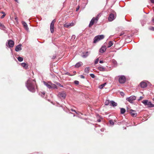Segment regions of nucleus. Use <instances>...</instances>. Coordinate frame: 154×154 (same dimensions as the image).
I'll use <instances>...</instances> for the list:
<instances>
[{
	"label": "nucleus",
	"mask_w": 154,
	"mask_h": 154,
	"mask_svg": "<svg viewBox=\"0 0 154 154\" xmlns=\"http://www.w3.org/2000/svg\"><path fill=\"white\" fill-rule=\"evenodd\" d=\"M140 85L141 88H144L147 86V84L146 82L142 81L140 84Z\"/></svg>",
	"instance_id": "obj_11"
},
{
	"label": "nucleus",
	"mask_w": 154,
	"mask_h": 154,
	"mask_svg": "<svg viewBox=\"0 0 154 154\" xmlns=\"http://www.w3.org/2000/svg\"><path fill=\"white\" fill-rule=\"evenodd\" d=\"M79 6H78L77 7V8H76V11H77L79 10Z\"/></svg>",
	"instance_id": "obj_38"
},
{
	"label": "nucleus",
	"mask_w": 154,
	"mask_h": 154,
	"mask_svg": "<svg viewBox=\"0 0 154 154\" xmlns=\"http://www.w3.org/2000/svg\"><path fill=\"white\" fill-rule=\"evenodd\" d=\"M149 29L151 30L154 31V27L152 26H151L149 28Z\"/></svg>",
	"instance_id": "obj_31"
},
{
	"label": "nucleus",
	"mask_w": 154,
	"mask_h": 154,
	"mask_svg": "<svg viewBox=\"0 0 154 154\" xmlns=\"http://www.w3.org/2000/svg\"><path fill=\"white\" fill-rule=\"evenodd\" d=\"M26 86L29 91L34 93L35 91V89L37 88V85L36 81L31 78L29 79L26 83Z\"/></svg>",
	"instance_id": "obj_1"
},
{
	"label": "nucleus",
	"mask_w": 154,
	"mask_h": 154,
	"mask_svg": "<svg viewBox=\"0 0 154 154\" xmlns=\"http://www.w3.org/2000/svg\"><path fill=\"white\" fill-rule=\"evenodd\" d=\"M58 95L60 97L65 98L66 97V94L64 91H62L61 92H59Z\"/></svg>",
	"instance_id": "obj_9"
},
{
	"label": "nucleus",
	"mask_w": 154,
	"mask_h": 154,
	"mask_svg": "<svg viewBox=\"0 0 154 154\" xmlns=\"http://www.w3.org/2000/svg\"><path fill=\"white\" fill-rule=\"evenodd\" d=\"M100 63H103V60H100Z\"/></svg>",
	"instance_id": "obj_46"
},
{
	"label": "nucleus",
	"mask_w": 154,
	"mask_h": 154,
	"mask_svg": "<svg viewBox=\"0 0 154 154\" xmlns=\"http://www.w3.org/2000/svg\"><path fill=\"white\" fill-rule=\"evenodd\" d=\"M5 16V14H3L2 16L1 17L2 18H3Z\"/></svg>",
	"instance_id": "obj_39"
},
{
	"label": "nucleus",
	"mask_w": 154,
	"mask_h": 154,
	"mask_svg": "<svg viewBox=\"0 0 154 154\" xmlns=\"http://www.w3.org/2000/svg\"><path fill=\"white\" fill-rule=\"evenodd\" d=\"M56 20L55 19L51 23L50 25V30L51 33L54 32V25L55 23L56 22Z\"/></svg>",
	"instance_id": "obj_7"
},
{
	"label": "nucleus",
	"mask_w": 154,
	"mask_h": 154,
	"mask_svg": "<svg viewBox=\"0 0 154 154\" xmlns=\"http://www.w3.org/2000/svg\"><path fill=\"white\" fill-rule=\"evenodd\" d=\"M56 57V56H53L52 57V58L53 59H55V58Z\"/></svg>",
	"instance_id": "obj_45"
},
{
	"label": "nucleus",
	"mask_w": 154,
	"mask_h": 154,
	"mask_svg": "<svg viewBox=\"0 0 154 154\" xmlns=\"http://www.w3.org/2000/svg\"><path fill=\"white\" fill-rule=\"evenodd\" d=\"M21 66L24 68L25 69H27L28 68V64L26 63H22L21 64Z\"/></svg>",
	"instance_id": "obj_17"
},
{
	"label": "nucleus",
	"mask_w": 154,
	"mask_h": 154,
	"mask_svg": "<svg viewBox=\"0 0 154 154\" xmlns=\"http://www.w3.org/2000/svg\"><path fill=\"white\" fill-rule=\"evenodd\" d=\"M113 44V42L112 41H109L108 43V46L107 47V48H109L111 47Z\"/></svg>",
	"instance_id": "obj_24"
},
{
	"label": "nucleus",
	"mask_w": 154,
	"mask_h": 154,
	"mask_svg": "<svg viewBox=\"0 0 154 154\" xmlns=\"http://www.w3.org/2000/svg\"><path fill=\"white\" fill-rule=\"evenodd\" d=\"M110 103L109 101V100H106L105 103V104L106 105H108Z\"/></svg>",
	"instance_id": "obj_28"
},
{
	"label": "nucleus",
	"mask_w": 154,
	"mask_h": 154,
	"mask_svg": "<svg viewBox=\"0 0 154 154\" xmlns=\"http://www.w3.org/2000/svg\"><path fill=\"white\" fill-rule=\"evenodd\" d=\"M8 45L9 47L12 48L14 45V42L13 40H9L8 41Z\"/></svg>",
	"instance_id": "obj_12"
},
{
	"label": "nucleus",
	"mask_w": 154,
	"mask_h": 154,
	"mask_svg": "<svg viewBox=\"0 0 154 154\" xmlns=\"http://www.w3.org/2000/svg\"><path fill=\"white\" fill-rule=\"evenodd\" d=\"M130 113L131 114V115L133 117H135L137 115L136 112L132 109L130 110Z\"/></svg>",
	"instance_id": "obj_13"
},
{
	"label": "nucleus",
	"mask_w": 154,
	"mask_h": 154,
	"mask_svg": "<svg viewBox=\"0 0 154 154\" xmlns=\"http://www.w3.org/2000/svg\"><path fill=\"white\" fill-rule=\"evenodd\" d=\"M21 50V44H20L16 46L15 49V50L16 51H18Z\"/></svg>",
	"instance_id": "obj_16"
},
{
	"label": "nucleus",
	"mask_w": 154,
	"mask_h": 154,
	"mask_svg": "<svg viewBox=\"0 0 154 154\" xmlns=\"http://www.w3.org/2000/svg\"><path fill=\"white\" fill-rule=\"evenodd\" d=\"M119 81L121 84L124 83L126 81V77L124 75L119 76Z\"/></svg>",
	"instance_id": "obj_5"
},
{
	"label": "nucleus",
	"mask_w": 154,
	"mask_h": 154,
	"mask_svg": "<svg viewBox=\"0 0 154 154\" xmlns=\"http://www.w3.org/2000/svg\"><path fill=\"white\" fill-rule=\"evenodd\" d=\"M153 100L154 101V98H153Z\"/></svg>",
	"instance_id": "obj_54"
},
{
	"label": "nucleus",
	"mask_w": 154,
	"mask_h": 154,
	"mask_svg": "<svg viewBox=\"0 0 154 154\" xmlns=\"http://www.w3.org/2000/svg\"><path fill=\"white\" fill-rule=\"evenodd\" d=\"M2 14H5V13L4 12H3H3H2Z\"/></svg>",
	"instance_id": "obj_47"
},
{
	"label": "nucleus",
	"mask_w": 154,
	"mask_h": 154,
	"mask_svg": "<svg viewBox=\"0 0 154 154\" xmlns=\"http://www.w3.org/2000/svg\"><path fill=\"white\" fill-rule=\"evenodd\" d=\"M41 93L44 95L45 94V91L41 92Z\"/></svg>",
	"instance_id": "obj_41"
},
{
	"label": "nucleus",
	"mask_w": 154,
	"mask_h": 154,
	"mask_svg": "<svg viewBox=\"0 0 154 154\" xmlns=\"http://www.w3.org/2000/svg\"><path fill=\"white\" fill-rule=\"evenodd\" d=\"M143 98V97H140V99L138 100H141Z\"/></svg>",
	"instance_id": "obj_44"
},
{
	"label": "nucleus",
	"mask_w": 154,
	"mask_h": 154,
	"mask_svg": "<svg viewBox=\"0 0 154 154\" xmlns=\"http://www.w3.org/2000/svg\"><path fill=\"white\" fill-rule=\"evenodd\" d=\"M75 38V35H73L72 36V38L73 39H74Z\"/></svg>",
	"instance_id": "obj_37"
},
{
	"label": "nucleus",
	"mask_w": 154,
	"mask_h": 154,
	"mask_svg": "<svg viewBox=\"0 0 154 154\" xmlns=\"http://www.w3.org/2000/svg\"><path fill=\"white\" fill-rule=\"evenodd\" d=\"M2 24L1 23H0V26H2Z\"/></svg>",
	"instance_id": "obj_48"
},
{
	"label": "nucleus",
	"mask_w": 154,
	"mask_h": 154,
	"mask_svg": "<svg viewBox=\"0 0 154 154\" xmlns=\"http://www.w3.org/2000/svg\"><path fill=\"white\" fill-rule=\"evenodd\" d=\"M74 82V83L76 85H79V82L78 81H75Z\"/></svg>",
	"instance_id": "obj_32"
},
{
	"label": "nucleus",
	"mask_w": 154,
	"mask_h": 154,
	"mask_svg": "<svg viewBox=\"0 0 154 154\" xmlns=\"http://www.w3.org/2000/svg\"><path fill=\"white\" fill-rule=\"evenodd\" d=\"M104 37L103 35H100L95 36L94 38V43H96L99 41L103 39Z\"/></svg>",
	"instance_id": "obj_3"
},
{
	"label": "nucleus",
	"mask_w": 154,
	"mask_h": 154,
	"mask_svg": "<svg viewBox=\"0 0 154 154\" xmlns=\"http://www.w3.org/2000/svg\"><path fill=\"white\" fill-rule=\"evenodd\" d=\"M151 3H154V0H150Z\"/></svg>",
	"instance_id": "obj_42"
},
{
	"label": "nucleus",
	"mask_w": 154,
	"mask_h": 154,
	"mask_svg": "<svg viewBox=\"0 0 154 154\" xmlns=\"http://www.w3.org/2000/svg\"><path fill=\"white\" fill-rule=\"evenodd\" d=\"M91 76L93 78H95V75L93 74H90Z\"/></svg>",
	"instance_id": "obj_33"
},
{
	"label": "nucleus",
	"mask_w": 154,
	"mask_h": 154,
	"mask_svg": "<svg viewBox=\"0 0 154 154\" xmlns=\"http://www.w3.org/2000/svg\"><path fill=\"white\" fill-rule=\"evenodd\" d=\"M60 86H61V87H63V86H62V85H60Z\"/></svg>",
	"instance_id": "obj_53"
},
{
	"label": "nucleus",
	"mask_w": 154,
	"mask_h": 154,
	"mask_svg": "<svg viewBox=\"0 0 154 154\" xmlns=\"http://www.w3.org/2000/svg\"><path fill=\"white\" fill-rule=\"evenodd\" d=\"M115 16L114 14L111 13L110 14L108 18L109 20L110 21H112L115 19Z\"/></svg>",
	"instance_id": "obj_14"
},
{
	"label": "nucleus",
	"mask_w": 154,
	"mask_h": 154,
	"mask_svg": "<svg viewBox=\"0 0 154 154\" xmlns=\"http://www.w3.org/2000/svg\"><path fill=\"white\" fill-rule=\"evenodd\" d=\"M125 112V109L123 108H121V114H124Z\"/></svg>",
	"instance_id": "obj_26"
},
{
	"label": "nucleus",
	"mask_w": 154,
	"mask_h": 154,
	"mask_svg": "<svg viewBox=\"0 0 154 154\" xmlns=\"http://www.w3.org/2000/svg\"><path fill=\"white\" fill-rule=\"evenodd\" d=\"M117 103L113 101H110V105L112 106H117Z\"/></svg>",
	"instance_id": "obj_20"
},
{
	"label": "nucleus",
	"mask_w": 154,
	"mask_h": 154,
	"mask_svg": "<svg viewBox=\"0 0 154 154\" xmlns=\"http://www.w3.org/2000/svg\"><path fill=\"white\" fill-rule=\"evenodd\" d=\"M98 61H99V59L98 58L95 61V64H96L97 63Z\"/></svg>",
	"instance_id": "obj_34"
},
{
	"label": "nucleus",
	"mask_w": 154,
	"mask_h": 154,
	"mask_svg": "<svg viewBox=\"0 0 154 154\" xmlns=\"http://www.w3.org/2000/svg\"><path fill=\"white\" fill-rule=\"evenodd\" d=\"M80 77L82 79H84L85 78L84 76L83 75H81L80 76Z\"/></svg>",
	"instance_id": "obj_40"
},
{
	"label": "nucleus",
	"mask_w": 154,
	"mask_h": 154,
	"mask_svg": "<svg viewBox=\"0 0 154 154\" xmlns=\"http://www.w3.org/2000/svg\"><path fill=\"white\" fill-rule=\"evenodd\" d=\"M152 21L154 23V18L152 19Z\"/></svg>",
	"instance_id": "obj_50"
},
{
	"label": "nucleus",
	"mask_w": 154,
	"mask_h": 154,
	"mask_svg": "<svg viewBox=\"0 0 154 154\" xmlns=\"http://www.w3.org/2000/svg\"><path fill=\"white\" fill-rule=\"evenodd\" d=\"M88 52L87 51L86 52L85 54L83 53V54L82 55V57L83 58H86L88 56Z\"/></svg>",
	"instance_id": "obj_23"
},
{
	"label": "nucleus",
	"mask_w": 154,
	"mask_h": 154,
	"mask_svg": "<svg viewBox=\"0 0 154 154\" xmlns=\"http://www.w3.org/2000/svg\"><path fill=\"white\" fill-rule=\"evenodd\" d=\"M44 84L46 85V86L49 88H51V86L49 84H48L46 82H44Z\"/></svg>",
	"instance_id": "obj_22"
},
{
	"label": "nucleus",
	"mask_w": 154,
	"mask_h": 154,
	"mask_svg": "<svg viewBox=\"0 0 154 154\" xmlns=\"http://www.w3.org/2000/svg\"><path fill=\"white\" fill-rule=\"evenodd\" d=\"M22 24L23 25L24 27V28L26 30H28V29H29V28L28 27L27 24L25 22H24V21L22 22Z\"/></svg>",
	"instance_id": "obj_18"
},
{
	"label": "nucleus",
	"mask_w": 154,
	"mask_h": 154,
	"mask_svg": "<svg viewBox=\"0 0 154 154\" xmlns=\"http://www.w3.org/2000/svg\"><path fill=\"white\" fill-rule=\"evenodd\" d=\"M98 121L99 122H100V119H99V120H98Z\"/></svg>",
	"instance_id": "obj_51"
},
{
	"label": "nucleus",
	"mask_w": 154,
	"mask_h": 154,
	"mask_svg": "<svg viewBox=\"0 0 154 154\" xmlns=\"http://www.w3.org/2000/svg\"><path fill=\"white\" fill-rule=\"evenodd\" d=\"M56 20L55 19L51 23L50 25V30L51 33L54 32V25L55 23L56 22Z\"/></svg>",
	"instance_id": "obj_8"
},
{
	"label": "nucleus",
	"mask_w": 154,
	"mask_h": 154,
	"mask_svg": "<svg viewBox=\"0 0 154 154\" xmlns=\"http://www.w3.org/2000/svg\"><path fill=\"white\" fill-rule=\"evenodd\" d=\"M74 23L72 22L71 23H66L64 25V26L66 28H69L74 26Z\"/></svg>",
	"instance_id": "obj_10"
},
{
	"label": "nucleus",
	"mask_w": 154,
	"mask_h": 154,
	"mask_svg": "<svg viewBox=\"0 0 154 154\" xmlns=\"http://www.w3.org/2000/svg\"><path fill=\"white\" fill-rule=\"evenodd\" d=\"M142 102L145 105H147L149 107H154V105L152 104L151 102L147 100H143Z\"/></svg>",
	"instance_id": "obj_4"
},
{
	"label": "nucleus",
	"mask_w": 154,
	"mask_h": 154,
	"mask_svg": "<svg viewBox=\"0 0 154 154\" xmlns=\"http://www.w3.org/2000/svg\"><path fill=\"white\" fill-rule=\"evenodd\" d=\"M109 122L110 124L111 125H114V122H113V121L112 120H109Z\"/></svg>",
	"instance_id": "obj_30"
},
{
	"label": "nucleus",
	"mask_w": 154,
	"mask_h": 154,
	"mask_svg": "<svg viewBox=\"0 0 154 154\" xmlns=\"http://www.w3.org/2000/svg\"><path fill=\"white\" fill-rule=\"evenodd\" d=\"M136 99V97L134 96H131L130 97L126 98V100L132 103L133 100H135Z\"/></svg>",
	"instance_id": "obj_6"
},
{
	"label": "nucleus",
	"mask_w": 154,
	"mask_h": 154,
	"mask_svg": "<svg viewBox=\"0 0 154 154\" xmlns=\"http://www.w3.org/2000/svg\"><path fill=\"white\" fill-rule=\"evenodd\" d=\"M82 64V63L81 62H79L76 64L75 65V67L77 68H78L80 66H81Z\"/></svg>",
	"instance_id": "obj_21"
},
{
	"label": "nucleus",
	"mask_w": 154,
	"mask_h": 154,
	"mask_svg": "<svg viewBox=\"0 0 154 154\" xmlns=\"http://www.w3.org/2000/svg\"><path fill=\"white\" fill-rule=\"evenodd\" d=\"M106 46H103L100 49L99 51L100 53H103L106 50Z\"/></svg>",
	"instance_id": "obj_15"
},
{
	"label": "nucleus",
	"mask_w": 154,
	"mask_h": 154,
	"mask_svg": "<svg viewBox=\"0 0 154 154\" xmlns=\"http://www.w3.org/2000/svg\"><path fill=\"white\" fill-rule=\"evenodd\" d=\"M120 94L122 96H124L125 95V94L123 92H121Z\"/></svg>",
	"instance_id": "obj_36"
},
{
	"label": "nucleus",
	"mask_w": 154,
	"mask_h": 154,
	"mask_svg": "<svg viewBox=\"0 0 154 154\" xmlns=\"http://www.w3.org/2000/svg\"><path fill=\"white\" fill-rule=\"evenodd\" d=\"M89 71V68L88 67L86 68L85 69V72L86 73H88Z\"/></svg>",
	"instance_id": "obj_25"
},
{
	"label": "nucleus",
	"mask_w": 154,
	"mask_h": 154,
	"mask_svg": "<svg viewBox=\"0 0 154 154\" xmlns=\"http://www.w3.org/2000/svg\"><path fill=\"white\" fill-rule=\"evenodd\" d=\"M125 34V32L123 31L120 34V36H122L123 35H124Z\"/></svg>",
	"instance_id": "obj_35"
},
{
	"label": "nucleus",
	"mask_w": 154,
	"mask_h": 154,
	"mask_svg": "<svg viewBox=\"0 0 154 154\" xmlns=\"http://www.w3.org/2000/svg\"><path fill=\"white\" fill-rule=\"evenodd\" d=\"M106 84V83H105L103 84L100 85H99V88L100 89H102L105 85Z\"/></svg>",
	"instance_id": "obj_27"
},
{
	"label": "nucleus",
	"mask_w": 154,
	"mask_h": 154,
	"mask_svg": "<svg viewBox=\"0 0 154 154\" xmlns=\"http://www.w3.org/2000/svg\"><path fill=\"white\" fill-rule=\"evenodd\" d=\"M15 1H16L17 2H18V0H14Z\"/></svg>",
	"instance_id": "obj_49"
},
{
	"label": "nucleus",
	"mask_w": 154,
	"mask_h": 154,
	"mask_svg": "<svg viewBox=\"0 0 154 154\" xmlns=\"http://www.w3.org/2000/svg\"><path fill=\"white\" fill-rule=\"evenodd\" d=\"M98 69L101 71H105L106 69L103 67L99 66L98 67Z\"/></svg>",
	"instance_id": "obj_19"
},
{
	"label": "nucleus",
	"mask_w": 154,
	"mask_h": 154,
	"mask_svg": "<svg viewBox=\"0 0 154 154\" xmlns=\"http://www.w3.org/2000/svg\"><path fill=\"white\" fill-rule=\"evenodd\" d=\"M17 17H16L15 18V20H17Z\"/></svg>",
	"instance_id": "obj_52"
},
{
	"label": "nucleus",
	"mask_w": 154,
	"mask_h": 154,
	"mask_svg": "<svg viewBox=\"0 0 154 154\" xmlns=\"http://www.w3.org/2000/svg\"><path fill=\"white\" fill-rule=\"evenodd\" d=\"M99 14L97 15L95 17H93L91 20L89 26L91 27L94 23H97L99 19Z\"/></svg>",
	"instance_id": "obj_2"
},
{
	"label": "nucleus",
	"mask_w": 154,
	"mask_h": 154,
	"mask_svg": "<svg viewBox=\"0 0 154 154\" xmlns=\"http://www.w3.org/2000/svg\"><path fill=\"white\" fill-rule=\"evenodd\" d=\"M17 59L18 60V61H19L20 62H21L23 60V58L22 57H18L17 58Z\"/></svg>",
	"instance_id": "obj_29"
},
{
	"label": "nucleus",
	"mask_w": 154,
	"mask_h": 154,
	"mask_svg": "<svg viewBox=\"0 0 154 154\" xmlns=\"http://www.w3.org/2000/svg\"><path fill=\"white\" fill-rule=\"evenodd\" d=\"M71 110L72 111H74L75 112H76L75 111V110H74L73 109H71Z\"/></svg>",
	"instance_id": "obj_43"
}]
</instances>
